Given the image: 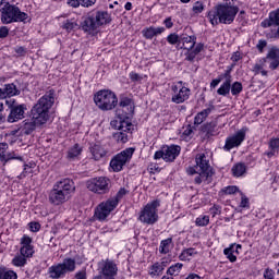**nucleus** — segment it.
<instances>
[{
  "instance_id": "f257e3e1",
  "label": "nucleus",
  "mask_w": 279,
  "mask_h": 279,
  "mask_svg": "<svg viewBox=\"0 0 279 279\" xmlns=\"http://www.w3.org/2000/svg\"><path fill=\"white\" fill-rule=\"evenodd\" d=\"M75 195V182L69 178L57 181L49 192L48 199L52 206H62Z\"/></svg>"
},
{
  "instance_id": "f03ea898",
  "label": "nucleus",
  "mask_w": 279,
  "mask_h": 279,
  "mask_svg": "<svg viewBox=\"0 0 279 279\" xmlns=\"http://www.w3.org/2000/svg\"><path fill=\"white\" fill-rule=\"evenodd\" d=\"M53 104H56V90L50 89L33 106L31 114L38 125H45L49 121V110L53 108Z\"/></svg>"
},
{
  "instance_id": "7ed1b4c3",
  "label": "nucleus",
  "mask_w": 279,
  "mask_h": 279,
  "mask_svg": "<svg viewBox=\"0 0 279 279\" xmlns=\"http://www.w3.org/2000/svg\"><path fill=\"white\" fill-rule=\"evenodd\" d=\"M236 14H239V7L216 5L208 12L207 17L214 26L218 23L232 25L234 19H236Z\"/></svg>"
},
{
  "instance_id": "20e7f679",
  "label": "nucleus",
  "mask_w": 279,
  "mask_h": 279,
  "mask_svg": "<svg viewBox=\"0 0 279 279\" xmlns=\"http://www.w3.org/2000/svg\"><path fill=\"white\" fill-rule=\"evenodd\" d=\"M111 21L112 19L110 17L108 11H96L89 13L85 17V20L81 23V28L87 34H93V32H96L99 27H101V25H108V23H111Z\"/></svg>"
},
{
  "instance_id": "39448f33",
  "label": "nucleus",
  "mask_w": 279,
  "mask_h": 279,
  "mask_svg": "<svg viewBox=\"0 0 279 279\" xmlns=\"http://www.w3.org/2000/svg\"><path fill=\"white\" fill-rule=\"evenodd\" d=\"M1 23L3 25H10L12 23H25L29 15L27 13L21 11V9L14 4H10V2L4 3L2 9Z\"/></svg>"
},
{
  "instance_id": "423d86ee",
  "label": "nucleus",
  "mask_w": 279,
  "mask_h": 279,
  "mask_svg": "<svg viewBox=\"0 0 279 279\" xmlns=\"http://www.w3.org/2000/svg\"><path fill=\"white\" fill-rule=\"evenodd\" d=\"M94 102L99 110L108 112V110H114L119 104L117 94L110 89H101L94 95Z\"/></svg>"
},
{
  "instance_id": "0eeeda50",
  "label": "nucleus",
  "mask_w": 279,
  "mask_h": 279,
  "mask_svg": "<svg viewBox=\"0 0 279 279\" xmlns=\"http://www.w3.org/2000/svg\"><path fill=\"white\" fill-rule=\"evenodd\" d=\"M76 262L71 257H66L62 263L54 264L48 268V275L51 279L65 278L66 274L75 271Z\"/></svg>"
},
{
  "instance_id": "6e6552de",
  "label": "nucleus",
  "mask_w": 279,
  "mask_h": 279,
  "mask_svg": "<svg viewBox=\"0 0 279 279\" xmlns=\"http://www.w3.org/2000/svg\"><path fill=\"white\" fill-rule=\"evenodd\" d=\"M158 208H160V199L147 203L140 211L138 220L147 226H154L158 222Z\"/></svg>"
},
{
  "instance_id": "1a4fd4ad",
  "label": "nucleus",
  "mask_w": 279,
  "mask_h": 279,
  "mask_svg": "<svg viewBox=\"0 0 279 279\" xmlns=\"http://www.w3.org/2000/svg\"><path fill=\"white\" fill-rule=\"evenodd\" d=\"M119 271L112 259H102L98 263V275L93 279H114Z\"/></svg>"
},
{
  "instance_id": "9d476101",
  "label": "nucleus",
  "mask_w": 279,
  "mask_h": 279,
  "mask_svg": "<svg viewBox=\"0 0 279 279\" xmlns=\"http://www.w3.org/2000/svg\"><path fill=\"white\" fill-rule=\"evenodd\" d=\"M111 187L112 185L107 177L94 178L87 182L88 191L97 193V195H106L107 193H110Z\"/></svg>"
},
{
  "instance_id": "9b49d317",
  "label": "nucleus",
  "mask_w": 279,
  "mask_h": 279,
  "mask_svg": "<svg viewBox=\"0 0 279 279\" xmlns=\"http://www.w3.org/2000/svg\"><path fill=\"white\" fill-rule=\"evenodd\" d=\"M134 151L135 149L130 147L117 154L110 161L111 169L116 172L121 171L123 169V166L128 165V162L132 160Z\"/></svg>"
},
{
  "instance_id": "f8f14e48",
  "label": "nucleus",
  "mask_w": 279,
  "mask_h": 279,
  "mask_svg": "<svg viewBox=\"0 0 279 279\" xmlns=\"http://www.w3.org/2000/svg\"><path fill=\"white\" fill-rule=\"evenodd\" d=\"M182 148L178 145L163 146L161 150H157L154 155L155 160H165V162H173L180 156Z\"/></svg>"
},
{
  "instance_id": "ddd939ff",
  "label": "nucleus",
  "mask_w": 279,
  "mask_h": 279,
  "mask_svg": "<svg viewBox=\"0 0 279 279\" xmlns=\"http://www.w3.org/2000/svg\"><path fill=\"white\" fill-rule=\"evenodd\" d=\"M7 104L10 110L7 118L8 123H17V121L25 119V110H27V105H19L16 104V100H12V102L7 101Z\"/></svg>"
},
{
  "instance_id": "4468645a",
  "label": "nucleus",
  "mask_w": 279,
  "mask_h": 279,
  "mask_svg": "<svg viewBox=\"0 0 279 279\" xmlns=\"http://www.w3.org/2000/svg\"><path fill=\"white\" fill-rule=\"evenodd\" d=\"M114 208H117V202L110 199L102 202L96 207L94 217H96L98 221H106Z\"/></svg>"
},
{
  "instance_id": "2eb2a0df",
  "label": "nucleus",
  "mask_w": 279,
  "mask_h": 279,
  "mask_svg": "<svg viewBox=\"0 0 279 279\" xmlns=\"http://www.w3.org/2000/svg\"><path fill=\"white\" fill-rule=\"evenodd\" d=\"M171 90L173 92L171 98L172 104H184L191 97V89L182 86V81L178 85H172Z\"/></svg>"
},
{
  "instance_id": "dca6fc26",
  "label": "nucleus",
  "mask_w": 279,
  "mask_h": 279,
  "mask_svg": "<svg viewBox=\"0 0 279 279\" xmlns=\"http://www.w3.org/2000/svg\"><path fill=\"white\" fill-rule=\"evenodd\" d=\"M195 162L196 169H198L201 175L205 177V180H208V178H213V170L210 169V163L204 153L196 155Z\"/></svg>"
},
{
  "instance_id": "f3484780",
  "label": "nucleus",
  "mask_w": 279,
  "mask_h": 279,
  "mask_svg": "<svg viewBox=\"0 0 279 279\" xmlns=\"http://www.w3.org/2000/svg\"><path fill=\"white\" fill-rule=\"evenodd\" d=\"M245 141V131L240 130L234 135L227 137L223 146L225 151H230L234 147L241 146V143Z\"/></svg>"
},
{
  "instance_id": "a211bd4d",
  "label": "nucleus",
  "mask_w": 279,
  "mask_h": 279,
  "mask_svg": "<svg viewBox=\"0 0 279 279\" xmlns=\"http://www.w3.org/2000/svg\"><path fill=\"white\" fill-rule=\"evenodd\" d=\"M279 14L276 11H271L269 13V19H266L262 22V26L264 28L271 27V25H275L277 27V31L272 32V38L279 39Z\"/></svg>"
},
{
  "instance_id": "6ab92c4d",
  "label": "nucleus",
  "mask_w": 279,
  "mask_h": 279,
  "mask_svg": "<svg viewBox=\"0 0 279 279\" xmlns=\"http://www.w3.org/2000/svg\"><path fill=\"white\" fill-rule=\"evenodd\" d=\"M16 95H21V89H19L14 83L5 84L4 88H0V99L16 97Z\"/></svg>"
},
{
  "instance_id": "aec40b11",
  "label": "nucleus",
  "mask_w": 279,
  "mask_h": 279,
  "mask_svg": "<svg viewBox=\"0 0 279 279\" xmlns=\"http://www.w3.org/2000/svg\"><path fill=\"white\" fill-rule=\"evenodd\" d=\"M180 43H182L183 49H186V51H191V49H195V45H197V36H189L186 34H182L180 36Z\"/></svg>"
},
{
  "instance_id": "412c9836",
  "label": "nucleus",
  "mask_w": 279,
  "mask_h": 279,
  "mask_svg": "<svg viewBox=\"0 0 279 279\" xmlns=\"http://www.w3.org/2000/svg\"><path fill=\"white\" fill-rule=\"evenodd\" d=\"M142 34H143L144 38H146V40H151V38H154L156 36H160V34H165V27L149 26V27L144 28L142 31Z\"/></svg>"
},
{
  "instance_id": "4be33fe9",
  "label": "nucleus",
  "mask_w": 279,
  "mask_h": 279,
  "mask_svg": "<svg viewBox=\"0 0 279 279\" xmlns=\"http://www.w3.org/2000/svg\"><path fill=\"white\" fill-rule=\"evenodd\" d=\"M116 114L118 119H123L124 121H129L134 116V106L133 107H118L116 110Z\"/></svg>"
},
{
  "instance_id": "5701e85b",
  "label": "nucleus",
  "mask_w": 279,
  "mask_h": 279,
  "mask_svg": "<svg viewBox=\"0 0 279 279\" xmlns=\"http://www.w3.org/2000/svg\"><path fill=\"white\" fill-rule=\"evenodd\" d=\"M119 120H112L110 122V125L113 130H119L122 132H130V128H132V122L128 120H123L121 118H118Z\"/></svg>"
},
{
  "instance_id": "b1692460",
  "label": "nucleus",
  "mask_w": 279,
  "mask_h": 279,
  "mask_svg": "<svg viewBox=\"0 0 279 279\" xmlns=\"http://www.w3.org/2000/svg\"><path fill=\"white\" fill-rule=\"evenodd\" d=\"M89 151H90L94 160H101V158H105L106 154H108L106 148H104V146H101L99 144L92 145L89 147Z\"/></svg>"
},
{
  "instance_id": "393cba45",
  "label": "nucleus",
  "mask_w": 279,
  "mask_h": 279,
  "mask_svg": "<svg viewBox=\"0 0 279 279\" xmlns=\"http://www.w3.org/2000/svg\"><path fill=\"white\" fill-rule=\"evenodd\" d=\"M165 267H167V264L165 262H157L150 267L149 275L151 276V278H159V276H162Z\"/></svg>"
},
{
  "instance_id": "a878e982",
  "label": "nucleus",
  "mask_w": 279,
  "mask_h": 279,
  "mask_svg": "<svg viewBox=\"0 0 279 279\" xmlns=\"http://www.w3.org/2000/svg\"><path fill=\"white\" fill-rule=\"evenodd\" d=\"M201 132L206 134V136H215L217 134V122H208L201 126Z\"/></svg>"
},
{
  "instance_id": "bb28decb",
  "label": "nucleus",
  "mask_w": 279,
  "mask_h": 279,
  "mask_svg": "<svg viewBox=\"0 0 279 279\" xmlns=\"http://www.w3.org/2000/svg\"><path fill=\"white\" fill-rule=\"evenodd\" d=\"M269 151L265 153L267 157L274 158L276 156V151L279 150V138L278 137H272L270 138L268 143Z\"/></svg>"
},
{
  "instance_id": "cd10ccee",
  "label": "nucleus",
  "mask_w": 279,
  "mask_h": 279,
  "mask_svg": "<svg viewBox=\"0 0 279 279\" xmlns=\"http://www.w3.org/2000/svg\"><path fill=\"white\" fill-rule=\"evenodd\" d=\"M231 171L234 178H241L247 173V166L245 163H235Z\"/></svg>"
},
{
  "instance_id": "c85d7f7f",
  "label": "nucleus",
  "mask_w": 279,
  "mask_h": 279,
  "mask_svg": "<svg viewBox=\"0 0 279 279\" xmlns=\"http://www.w3.org/2000/svg\"><path fill=\"white\" fill-rule=\"evenodd\" d=\"M213 112V109L207 108L198 112L194 118V125H202L205 119H208V116Z\"/></svg>"
},
{
  "instance_id": "c756f323",
  "label": "nucleus",
  "mask_w": 279,
  "mask_h": 279,
  "mask_svg": "<svg viewBox=\"0 0 279 279\" xmlns=\"http://www.w3.org/2000/svg\"><path fill=\"white\" fill-rule=\"evenodd\" d=\"M231 86L232 81H223V83L217 89L218 95H220L221 97H228V95H230Z\"/></svg>"
},
{
  "instance_id": "7c9ffc66",
  "label": "nucleus",
  "mask_w": 279,
  "mask_h": 279,
  "mask_svg": "<svg viewBox=\"0 0 279 279\" xmlns=\"http://www.w3.org/2000/svg\"><path fill=\"white\" fill-rule=\"evenodd\" d=\"M36 125H38V122L33 118L31 121L25 120L24 121V128L23 132L26 135L32 134L36 130Z\"/></svg>"
},
{
  "instance_id": "2f4dec72",
  "label": "nucleus",
  "mask_w": 279,
  "mask_h": 279,
  "mask_svg": "<svg viewBox=\"0 0 279 279\" xmlns=\"http://www.w3.org/2000/svg\"><path fill=\"white\" fill-rule=\"evenodd\" d=\"M234 247H236V244H231L229 247L223 250V254L225 256H227L230 263H236V255H234Z\"/></svg>"
},
{
  "instance_id": "473e14b6",
  "label": "nucleus",
  "mask_w": 279,
  "mask_h": 279,
  "mask_svg": "<svg viewBox=\"0 0 279 279\" xmlns=\"http://www.w3.org/2000/svg\"><path fill=\"white\" fill-rule=\"evenodd\" d=\"M182 267H184L182 263H177L170 266L167 270V276H170L171 278H173V276H179L180 271H182Z\"/></svg>"
},
{
  "instance_id": "72a5a7b5",
  "label": "nucleus",
  "mask_w": 279,
  "mask_h": 279,
  "mask_svg": "<svg viewBox=\"0 0 279 279\" xmlns=\"http://www.w3.org/2000/svg\"><path fill=\"white\" fill-rule=\"evenodd\" d=\"M270 59H279V47L272 46L269 48L264 62H269Z\"/></svg>"
},
{
  "instance_id": "f704fd0d",
  "label": "nucleus",
  "mask_w": 279,
  "mask_h": 279,
  "mask_svg": "<svg viewBox=\"0 0 279 279\" xmlns=\"http://www.w3.org/2000/svg\"><path fill=\"white\" fill-rule=\"evenodd\" d=\"M128 193H130V191H128L125 187H121L116 194V196L113 198H109V201L116 202V207H117L119 206V202H121V199H123V197H125Z\"/></svg>"
},
{
  "instance_id": "c9c22d12",
  "label": "nucleus",
  "mask_w": 279,
  "mask_h": 279,
  "mask_svg": "<svg viewBox=\"0 0 279 279\" xmlns=\"http://www.w3.org/2000/svg\"><path fill=\"white\" fill-rule=\"evenodd\" d=\"M82 154V147H80V144H75L72 148L69 149L68 151V158L70 160H73L77 158Z\"/></svg>"
},
{
  "instance_id": "e433bc0d",
  "label": "nucleus",
  "mask_w": 279,
  "mask_h": 279,
  "mask_svg": "<svg viewBox=\"0 0 279 279\" xmlns=\"http://www.w3.org/2000/svg\"><path fill=\"white\" fill-rule=\"evenodd\" d=\"M230 92L233 97H238V95H241V93H243V84L239 81L231 83Z\"/></svg>"
},
{
  "instance_id": "4c0bfd02",
  "label": "nucleus",
  "mask_w": 279,
  "mask_h": 279,
  "mask_svg": "<svg viewBox=\"0 0 279 279\" xmlns=\"http://www.w3.org/2000/svg\"><path fill=\"white\" fill-rule=\"evenodd\" d=\"M173 243V239L168 238L166 240H162L159 246L160 254H169V247Z\"/></svg>"
},
{
  "instance_id": "58836bf2",
  "label": "nucleus",
  "mask_w": 279,
  "mask_h": 279,
  "mask_svg": "<svg viewBox=\"0 0 279 279\" xmlns=\"http://www.w3.org/2000/svg\"><path fill=\"white\" fill-rule=\"evenodd\" d=\"M128 131H119L113 133V138L117 143H128Z\"/></svg>"
},
{
  "instance_id": "ea45409f",
  "label": "nucleus",
  "mask_w": 279,
  "mask_h": 279,
  "mask_svg": "<svg viewBox=\"0 0 279 279\" xmlns=\"http://www.w3.org/2000/svg\"><path fill=\"white\" fill-rule=\"evenodd\" d=\"M12 263L15 267H25L27 265V257L17 255L12 259Z\"/></svg>"
},
{
  "instance_id": "a19ab883",
  "label": "nucleus",
  "mask_w": 279,
  "mask_h": 279,
  "mask_svg": "<svg viewBox=\"0 0 279 279\" xmlns=\"http://www.w3.org/2000/svg\"><path fill=\"white\" fill-rule=\"evenodd\" d=\"M20 253L24 258H32L34 256V246H22Z\"/></svg>"
},
{
  "instance_id": "79ce46f5",
  "label": "nucleus",
  "mask_w": 279,
  "mask_h": 279,
  "mask_svg": "<svg viewBox=\"0 0 279 279\" xmlns=\"http://www.w3.org/2000/svg\"><path fill=\"white\" fill-rule=\"evenodd\" d=\"M196 226L204 228L210 223V217L209 216H199L195 220Z\"/></svg>"
},
{
  "instance_id": "37998d69",
  "label": "nucleus",
  "mask_w": 279,
  "mask_h": 279,
  "mask_svg": "<svg viewBox=\"0 0 279 279\" xmlns=\"http://www.w3.org/2000/svg\"><path fill=\"white\" fill-rule=\"evenodd\" d=\"M63 29L66 32H73V29H77V22L73 20H66L63 22Z\"/></svg>"
},
{
  "instance_id": "c03bdc74",
  "label": "nucleus",
  "mask_w": 279,
  "mask_h": 279,
  "mask_svg": "<svg viewBox=\"0 0 279 279\" xmlns=\"http://www.w3.org/2000/svg\"><path fill=\"white\" fill-rule=\"evenodd\" d=\"M134 107V101L129 97H121L118 108Z\"/></svg>"
},
{
  "instance_id": "a18cd8bd",
  "label": "nucleus",
  "mask_w": 279,
  "mask_h": 279,
  "mask_svg": "<svg viewBox=\"0 0 279 279\" xmlns=\"http://www.w3.org/2000/svg\"><path fill=\"white\" fill-rule=\"evenodd\" d=\"M194 254H197V252H195V248H185L183 250V252L180 255L181 260H186V258H189V256H194Z\"/></svg>"
},
{
  "instance_id": "49530a36",
  "label": "nucleus",
  "mask_w": 279,
  "mask_h": 279,
  "mask_svg": "<svg viewBox=\"0 0 279 279\" xmlns=\"http://www.w3.org/2000/svg\"><path fill=\"white\" fill-rule=\"evenodd\" d=\"M167 43H169V45H178V43H180V36L175 33H171L167 36Z\"/></svg>"
},
{
  "instance_id": "de8ad7c7",
  "label": "nucleus",
  "mask_w": 279,
  "mask_h": 279,
  "mask_svg": "<svg viewBox=\"0 0 279 279\" xmlns=\"http://www.w3.org/2000/svg\"><path fill=\"white\" fill-rule=\"evenodd\" d=\"M194 14H202L204 12V3L202 1H196L192 8Z\"/></svg>"
},
{
  "instance_id": "09e8293b",
  "label": "nucleus",
  "mask_w": 279,
  "mask_h": 279,
  "mask_svg": "<svg viewBox=\"0 0 279 279\" xmlns=\"http://www.w3.org/2000/svg\"><path fill=\"white\" fill-rule=\"evenodd\" d=\"M218 80V82H232V74H230V72H225V73H221L220 75H218V77L216 78Z\"/></svg>"
},
{
  "instance_id": "8fccbe9b",
  "label": "nucleus",
  "mask_w": 279,
  "mask_h": 279,
  "mask_svg": "<svg viewBox=\"0 0 279 279\" xmlns=\"http://www.w3.org/2000/svg\"><path fill=\"white\" fill-rule=\"evenodd\" d=\"M236 192H239V187L236 185H229L223 189V193L226 195H234Z\"/></svg>"
},
{
  "instance_id": "3c124183",
  "label": "nucleus",
  "mask_w": 279,
  "mask_h": 279,
  "mask_svg": "<svg viewBox=\"0 0 279 279\" xmlns=\"http://www.w3.org/2000/svg\"><path fill=\"white\" fill-rule=\"evenodd\" d=\"M17 278L19 276L13 270L5 271V269H3L2 279H17Z\"/></svg>"
},
{
  "instance_id": "603ef678",
  "label": "nucleus",
  "mask_w": 279,
  "mask_h": 279,
  "mask_svg": "<svg viewBox=\"0 0 279 279\" xmlns=\"http://www.w3.org/2000/svg\"><path fill=\"white\" fill-rule=\"evenodd\" d=\"M266 47H267V41L265 39H259L257 45H256L257 51L259 53H264Z\"/></svg>"
},
{
  "instance_id": "864d4df0",
  "label": "nucleus",
  "mask_w": 279,
  "mask_h": 279,
  "mask_svg": "<svg viewBox=\"0 0 279 279\" xmlns=\"http://www.w3.org/2000/svg\"><path fill=\"white\" fill-rule=\"evenodd\" d=\"M195 58H197L196 52H194L193 49L187 50V52L185 53V60L187 62H195Z\"/></svg>"
},
{
  "instance_id": "5fc2aeb1",
  "label": "nucleus",
  "mask_w": 279,
  "mask_h": 279,
  "mask_svg": "<svg viewBox=\"0 0 279 279\" xmlns=\"http://www.w3.org/2000/svg\"><path fill=\"white\" fill-rule=\"evenodd\" d=\"M5 149H8L7 143H0V161L4 162L5 160Z\"/></svg>"
},
{
  "instance_id": "6e6d98bb",
  "label": "nucleus",
  "mask_w": 279,
  "mask_h": 279,
  "mask_svg": "<svg viewBox=\"0 0 279 279\" xmlns=\"http://www.w3.org/2000/svg\"><path fill=\"white\" fill-rule=\"evenodd\" d=\"M27 173H32V167L25 163L23 172L19 175L20 180H23V178H27Z\"/></svg>"
},
{
  "instance_id": "4d7b16f0",
  "label": "nucleus",
  "mask_w": 279,
  "mask_h": 279,
  "mask_svg": "<svg viewBox=\"0 0 279 279\" xmlns=\"http://www.w3.org/2000/svg\"><path fill=\"white\" fill-rule=\"evenodd\" d=\"M267 62H269V69L271 71H276V69L279 66V59H268Z\"/></svg>"
},
{
  "instance_id": "13d9d810",
  "label": "nucleus",
  "mask_w": 279,
  "mask_h": 279,
  "mask_svg": "<svg viewBox=\"0 0 279 279\" xmlns=\"http://www.w3.org/2000/svg\"><path fill=\"white\" fill-rule=\"evenodd\" d=\"M8 160H23V157L16 156V154H14V153H10V154L5 155L4 162H8Z\"/></svg>"
},
{
  "instance_id": "bf43d9fd",
  "label": "nucleus",
  "mask_w": 279,
  "mask_h": 279,
  "mask_svg": "<svg viewBox=\"0 0 279 279\" xmlns=\"http://www.w3.org/2000/svg\"><path fill=\"white\" fill-rule=\"evenodd\" d=\"M80 1L83 8H92V5H95V3H97V0H80Z\"/></svg>"
},
{
  "instance_id": "052dcab7",
  "label": "nucleus",
  "mask_w": 279,
  "mask_h": 279,
  "mask_svg": "<svg viewBox=\"0 0 279 279\" xmlns=\"http://www.w3.org/2000/svg\"><path fill=\"white\" fill-rule=\"evenodd\" d=\"M9 34H10V28H8V26L0 27V38H8Z\"/></svg>"
},
{
  "instance_id": "680f3d73",
  "label": "nucleus",
  "mask_w": 279,
  "mask_h": 279,
  "mask_svg": "<svg viewBox=\"0 0 279 279\" xmlns=\"http://www.w3.org/2000/svg\"><path fill=\"white\" fill-rule=\"evenodd\" d=\"M129 77H130V80L131 81H133V82H141V80H143V76H141L138 73H136V72H131L130 74H129Z\"/></svg>"
},
{
  "instance_id": "e2e57ef3",
  "label": "nucleus",
  "mask_w": 279,
  "mask_h": 279,
  "mask_svg": "<svg viewBox=\"0 0 279 279\" xmlns=\"http://www.w3.org/2000/svg\"><path fill=\"white\" fill-rule=\"evenodd\" d=\"M209 210H210L213 217H217V215H219L221 213V206L214 205Z\"/></svg>"
},
{
  "instance_id": "0e129e2a",
  "label": "nucleus",
  "mask_w": 279,
  "mask_h": 279,
  "mask_svg": "<svg viewBox=\"0 0 279 279\" xmlns=\"http://www.w3.org/2000/svg\"><path fill=\"white\" fill-rule=\"evenodd\" d=\"M21 243L23 246H32V238H29L28 235H23V238L21 239Z\"/></svg>"
},
{
  "instance_id": "69168bd1",
  "label": "nucleus",
  "mask_w": 279,
  "mask_h": 279,
  "mask_svg": "<svg viewBox=\"0 0 279 279\" xmlns=\"http://www.w3.org/2000/svg\"><path fill=\"white\" fill-rule=\"evenodd\" d=\"M240 206H241V208H248L250 207V198H247L245 195H242Z\"/></svg>"
},
{
  "instance_id": "338daca9",
  "label": "nucleus",
  "mask_w": 279,
  "mask_h": 279,
  "mask_svg": "<svg viewBox=\"0 0 279 279\" xmlns=\"http://www.w3.org/2000/svg\"><path fill=\"white\" fill-rule=\"evenodd\" d=\"M31 232H38L40 230V223L39 222H31L28 223Z\"/></svg>"
},
{
  "instance_id": "774afa93",
  "label": "nucleus",
  "mask_w": 279,
  "mask_h": 279,
  "mask_svg": "<svg viewBox=\"0 0 279 279\" xmlns=\"http://www.w3.org/2000/svg\"><path fill=\"white\" fill-rule=\"evenodd\" d=\"M75 279H86V269L80 270L74 276Z\"/></svg>"
}]
</instances>
